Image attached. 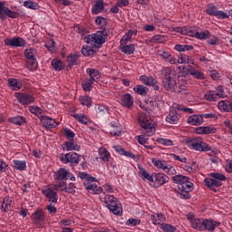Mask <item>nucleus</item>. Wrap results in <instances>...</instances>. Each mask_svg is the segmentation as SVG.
<instances>
[{
    "instance_id": "nucleus-17",
    "label": "nucleus",
    "mask_w": 232,
    "mask_h": 232,
    "mask_svg": "<svg viewBox=\"0 0 232 232\" xmlns=\"http://www.w3.org/2000/svg\"><path fill=\"white\" fill-rule=\"evenodd\" d=\"M187 122L190 126H200V124H204V116L202 114H193L188 117Z\"/></svg>"
},
{
    "instance_id": "nucleus-3",
    "label": "nucleus",
    "mask_w": 232,
    "mask_h": 232,
    "mask_svg": "<svg viewBox=\"0 0 232 232\" xmlns=\"http://www.w3.org/2000/svg\"><path fill=\"white\" fill-rule=\"evenodd\" d=\"M108 33L105 30L97 31L95 34H89L84 37V43L87 44H91V46H95L99 48V46L104 44L106 43V37Z\"/></svg>"
},
{
    "instance_id": "nucleus-26",
    "label": "nucleus",
    "mask_w": 232,
    "mask_h": 232,
    "mask_svg": "<svg viewBox=\"0 0 232 232\" xmlns=\"http://www.w3.org/2000/svg\"><path fill=\"white\" fill-rule=\"evenodd\" d=\"M71 117H73V119L78 121V122H80V124H84L85 126H88V124H90V119L88 118V116L86 114H83V113L77 114L75 112H72Z\"/></svg>"
},
{
    "instance_id": "nucleus-63",
    "label": "nucleus",
    "mask_w": 232,
    "mask_h": 232,
    "mask_svg": "<svg viewBox=\"0 0 232 232\" xmlns=\"http://www.w3.org/2000/svg\"><path fill=\"white\" fill-rule=\"evenodd\" d=\"M75 183H70L68 187L61 189V191H65V193H75Z\"/></svg>"
},
{
    "instance_id": "nucleus-24",
    "label": "nucleus",
    "mask_w": 232,
    "mask_h": 232,
    "mask_svg": "<svg viewBox=\"0 0 232 232\" xmlns=\"http://www.w3.org/2000/svg\"><path fill=\"white\" fill-rule=\"evenodd\" d=\"M150 220L155 226H160L163 222H166V216L160 212L153 213L150 216Z\"/></svg>"
},
{
    "instance_id": "nucleus-2",
    "label": "nucleus",
    "mask_w": 232,
    "mask_h": 232,
    "mask_svg": "<svg viewBox=\"0 0 232 232\" xmlns=\"http://www.w3.org/2000/svg\"><path fill=\"white\" fill-rule=\"evenodd\" d=\"M194 229L197 231H208L213 232L218 226H220V222L213 220V219H196L193 222Z\"/></svg>"
},
{
    "instance_id": "nucleus-18",
    "label": "nucleus",
    "mask_w": 232,
    "mask_h": 232,
    "mask_svg": "<svg viewBox=\"0 0 232 232\" xmlns=\"http://www.w3.org/2000/svg\"><path fill=\"white\" fill-rule=\"evenodd\" d=\"M178 34H181V35H188V37H197V28L196 27H179L176 29Z\"/></svg>"
},
{
    "instance_id": "nucleus-60",
    "label": "nucleus",
    "mask_w": 232,
    "mask_h": 232,
    "mask_svg": "<svg viewBox=\"0 0 232 232\" xmlns=\"http://www.w3.org/2000/svg\"><path fill=\"white\" fill-rule=\"evenodd\" d=\"M110 133L113 137H121V127L115 126V125H111V129Z\"/></svg>"
},
{
    "instance_id": "nucleus-29",
    "label": "nucleus",
    "mask_w": 232,
    "mask_h": 232,
    "mask_svg": "<svg viewBox=\"0 0 232 232\" xmlns=\"http://www.w3.org/2000/svg\"><path fill=\"white\" fill-rule=\"evenodd\" d=\"M98 153H99L100 159L103 162H110V160L111 159V154L110 153V151H108V150H106V148L101 147L98 150Z\"/></svg>"
},
{
    "instance_id": "nucleus-30",
    "label": "nucleus",
    "mask_w": 232,
    "mask_h": 232,
    "mask_svg": "<svg viewBox=\"0 0 232 232\" xmlns=\"http://www.w3.org/2000/svg\"><path fill=\"white\" fill-rule=\"evenodd\" d=\"M137 35V30H129L120 41V44H128L131 43V37Z\"/></svg>"
},
{
    "instance_id": "nucleus-36",
    "label": "nucleus",
    "mask_w": 232,
    "mask_h": 232,
    "mask_svg": "<svg viewBox=\"0 0 232 232\" xmlns=\"http://www.w3.org/2000/svg\"><path fill=\"white\" fill-rule=\"evenodd\" d=\"M8 84L9 86H11L12 90L14 91L21 90V88H23V82H21V80L9 78Z\"/></svg>"
},
{
    "instance_id": "nucleus-25",
    "label": "nucleus",
    "mask_w": 232,
    "mask_h": 232,
    "mask_svg": "<svg viewBox=\"0 0 232 232\" xmlns=\"http://www.w3.org/2000/svg\"><path fill=\"white\" fill-rule=\"evenodd\" d=\"M104 11V0H96L92 8V14L97 15Z\"/></svg>"
},
{
    "instance_id": "nucleus-39",
    "label": "nucleus",
    "mask_w": 232,
    "mask_h": 232,
    "mask_svg": "<svg viewBox=\"0 0 232 232\" xmlns=\"http://www.w3.org/2000/svg\"><path fill=\"white\" fill-rule=\"evenodd\" d=\"M12 208V198L6 196L3 199L2 203V211L6 213L7 211H10V208Z\"/></svg>"
},
{
    "instance_id": "nucleus-6",
    "label": "nucleus",
    "mask_w": 232,
    "mask_h": 232,
    "mask_svg": "<svg viewBox=\"0 0 232 232\" xmlns=\"http://www.w3.org/2000/svg\"><path fill=\"white\" fill-rule=\"evenodd\" d=\"M211 178H205L204 182L207 188L214 189L215 188H220L222 182L226 181V175L220 172H211L209 174Z\"/></svg>"
},
{
    "instance_id": "nucleus-11",
    "label": "nucleus",
    "mask_w": 232,
    "mask_h": 232,
    "mask_svg": "<svg viewBox=\"0 0 232 232\" xmlns=\"http://www.w3.org/2000/svg\"><path fill=\"white\" fill-rule=\"evenodd\" d=\"M6 16L11 19H17L19 13L10 10L6 6V2H0V19H5Z\"/></svg>"
},
{
    "instance_id": "nucleus-38",
    "label": "nucleus",
    "mask_w": 232,
    "mask_h": 232,
    "mask_svg": "<svg viewBox=\"0 0 232 232\" xmlns=\"http://www.w3.org/2000/svg\"><path fill=\"white\" fill-rule=\"evenodd\" d=\"M86 72L90 77L89 81H92V82H95V80L101 77V72L97 69L88 68Z\"/></svg>"
},
{
    "instance_id": "nucleus-40",
    "label": "nucleus",
    "mask_w": 232,
    "mask_h": 232,
    "mask_svg": "<svg viewBox=\"0 0 232 232\" xmlns=\"http://www.w3.org/2000/svg\"><path fill=\"white\" fill-rule=\"evenodd\" d=\"M9 122H11V124H16L17 126H23V124L26 123V118L23 116H14L9 118Z\"/></svg>"
},
{
    "instance_id": "nucleus-27",
    "label": "nucleus",
    "mask_w": 232,
    "mask_h": 232,
    "mask_svg": "<svg viewBox=\"0 0 232 232\" xmlns=\"http://www.w3.org/2000/svg\"><path fill=\"white\" fill-rule=\"evenodd\" d=\"M63 150L64 151H79V150H81V146L77 145L73 140H69L63 143Z\"/></svg>"
},
{
    "instance_id": "nucleus-12",
    "label": "nucleus",
    "mask_w": 232,
    "mask_h": 232,
    "mask_svg": "<svg viewBox=\"0 0 232 232\" xmlns=\"http://www.w3.org/2000/svg\"><path fill=\"white\" fill-rule=\"evenodd\" d=\"M42 193L46 197V198H48L49 202L57 204V200H59V194H57V190H55L53 186L43 189Z\"/></svg>"
},
{
    "instance_id": "nucleus-53",
    "label": "nucleus",
    "mask_w": 232,
    "mask_h": 232,
    "mask_svg": "<svg viewBox=\"0 0 232 232\" xmlns=\"http://www.w3.org/2000/svg\"><path fill=\"white\" fill-rule=\"evenodd\" d=\"M160 229H162V231H164V232H175V231H177V227H175V226H172V225L168 224V223L160 224Z\"/></svg>"
},
{
    "instance_id": "nucleus-57",
    "label": "nucleus",
    "mask_w": 232,
    "mask_h": 232,
    "mask_svg": "<svg viewBox=\"0 0 232 232\" xmlns=\"http://www.w3.org/2000/svg\"><path fill=\"white\" fill-rule=\"evenodd\" d=\"M52 66L56 72H61L63 70V61L61 60H53L52 61Z\"/></svg>"
},
{
    "instance_id": "nucleus-42",
    "label": "nucleus",
    "mask_w": 232,
    "mask_h": 232,
    "mask_svg": "<svg viewBox=\"0 0 232 232\" xmlns=\"http://www.w3.org/2000/svg\"><path fill=\"white\" fill-rule=\"evenodd\" d=\"M140 175L143 176V179L146 180H149V182H153V175L150 174L148 171H146V169H143L142 166H138Z\"/></svg>"
},
{
    "instance_id": "nucleus-14",
    "label": "nucleus",
    "mask_w": 232,
    "mask_h": 232,
    "mask_svg": "<svg viewBox=\"0 0 232 232\" xmlns=\"http://www.w3.org/2000/svg\"><path fill=\"white\" fill-rule=\"evenodd\" d=\"M54 179L56 180H68L70 179L72 182L75 181V178L70 170L66 169H60L55 172Z\"/></svg>"
},
{
    "instance_id": "nucleus-28",
    "label": "nucleus",
    "mask_w": 232,
    "mask_h": 232,
    "mask_svg": "<svg viewBox=\"0 0 232 232\" xmlns=\"http://www.w3.org/2000/svg\"><path fill=\"white\" fill-rule=\"evenodd\" d=\"M85 188L88 193H91L92 195H99L100 193H102V188L97 186L95 183H89L85 186Z\"/></svg>"
},
{
    "instance_id": "nucleus-64",
    "label": "nucleus",
    "mask_w": 232,
    "mask_h": 232,
    "mask_svg": "<svg viewBox=\"0 0 232 232\" xmlns=\"http://www.w3.org/2000/svg\"><path fill=\"white\" fill-rule=\"evenodd\" d=\"M55 203H50L46 206V209L49 213V215H55L57 213V208H55Z\"/></svg>"
},
{
    "instance_id": "nucleus-54",
    "label": "nucleus",
    "mask_w": 232,
    "mask_h": 232,
    "mask_svg": "<svg viewBox=\"0 0 232 232\" xmlns=\"http://www.w3.org/2000/svg\"><path fill=\"white\" fill-rule=\"evenodd\" d=\"M37 59H31L26 62V68L34 72V70H37Z\"/></svg>"
},
{
    "instance_id": "nucleus-35",
    "label": "nucleus",
    "mask_w": 232,
    "mask_h": 232,
    "mask_svg": "<svg viewBox=\"0 0 232 232\" xmlns=\"http://www.w3.org/2000/svg\"><path fill=\"white\" fill-rule=\"evenodd\" d=\"M94 110L98 115H106V113H110V108L104 104L97 103L94 106Z\"/></svg>"
},
{
    "instance_id": "nucleus-13",
    "label": "nucleus",
    "mask_w": 232,
    "mask_h": 232,
    "mask_svg": "<svg viewBox=\"0 0 232 232\" xmlns=\"http://www.w3.org/2000/svg\"><path fill=\"white\" fill-rule=\"evenodd\" d=\"M5 44L14 48H23L26 46V41L22 37L6 38Z\"/></svg>"
},
{
    "instance_id": "nucleus-41",
    "label": "nucleus",
    "mask_w": 232,
    "mask_h": 232,
    "mask_svg": "<svg viewBox=\"0 0 232 232\" xmlns=\"http://www.w3.org/2000/svg\"><path fill=\"white\" fill-rule=\"evenodd\" d=\"M189 178L183 176V175H175L172 177V181L174 184H178V186H181L184 182H188Z\"/></svg>"
},
{
    "instance_id": "nucleus-34",
    "label": "nucleus",
    "mask_w": 232,
    "mask_h": 232,
    "mask_svg": "<svg viewBox=\"0 0 232 232\" xmlns=\"http://www.w3.org/2000/svg\"><path fill=\"white\" fill-rule=\"evenodd\" d=\"M13 164L16 171H26V168H27L26 160H14Z\"/></svg>"
},
{
    "instance_id": "nucleus-51",
    "label": "nucleus",
    "mask_w": 232,
    "mask_h": 232,
    "mask_svg": "<svg viewBox=\"0 0 232 232\" xmlns=\"http://www.w3.org/2000/svg\"><path fill=\"white\" fill-rule=\"evenodd\" d=\"M183 169L188 171V173H195L198 169V167L197 166V162H192L190 165H184Z\"/></svg>"
},
{
    "instance_id": "nucleus-46",
    "label": "nucleus",
    "mask_w": 232,
    "mask_h": 232,
    "mask_svg": "<svg viewBox=\"0 0 232 232\" xmlns=\"http://www.w3.org/2000/svg\"><path fill=\"white\" fill-rule=\"evenodd\" d=\"M79 101L82 106H87V108H91L92 102V97L88 95L81 96L79 98Z\"/></svg>"
},
{
    "instance_id": "nucleus-37",
    "label": "nucleus",
    "mask_w": 232,
    "mask_h": 232,
    "mask_svg": "<svg viewBox=\"0 0 232 232\" xmlns=\"http://www.w3.org/2000/svg\"><path fill=\"white\" fill-rule=\"evenodd\" d=\"M178 64H195V61L188 55L181 54L178 58Z\"/></svg>"
},
{
    "instance_id": "nucleus-8",
    "label": "nucleus",
    "mask_w": 232,
    "mask_h": 232,
    "mask_svg": "<svg viewBox=\"0 0 232 232\" xmlns=\"http://www.w3.org/2000/svg\"><path fill=\"white\" fill-rule=\"evenodd\" d=\"M191 191H193V182L189 181V179H187L186 182L178 186L177 193L179 198H183L185 200L191 198V195H189Z\"/></svg>"
},
{
    "instance_id": "nucleus-19",
    "label": "nucleus",
    "mask_w": 232,
    "mask_h": 232,
    "mask_svg": "<svg viewBox=\"0 0 232 232\" xmlns=\"http://www.w3.org/2000/svg\"><path fill=\"white\" fill-rule=\"evenodd\" d=\"M140 81H141V82L146 86H152L154 90H159V83H157V80L152 76L141 75L140 77Z\"/></svg>"
},
{
    "instance_id": "nucleus-45",
    "label": "nucleus",
    "mask_w": 232,
    "mask_h": 232,
    "mask_svg": "<svg viewBox=\"0 0 232 232\" xmlns=\"http://www.w3.org/2000/svg\"><path fill=\"white\" fill-rule=\"evenodd\" d=\"M133 91L135 93H138V95H141L142 97H146V95H148V88L144 87V85H136L133 88Z\"/></svg>"
},
{
    "instance_id": "nucleus-23",
    "label": "nucleus",
    "mask_w": 232,
    "mask_h": 232,
    "mask_svg": "<svg viewBox=\"0 0 232 232\" xmlns=\"http://www.w3.org/2000/svg\"><path fill=\"white\" fill-rule=\"evenodd\" d=\"M31 218L34 224H43V222H44V212H43V209L37 208L36 211L32 214Z\"/></svg>"
},
{
    "instance_id": "nucleus-43",
    "label": "nucleus",
    "mask_w": 232,
    "mask_h": 232,
    "mask_svg": "<svg viewBox=\"0 0 232 232\" xmlns=\"http://www.w3.org/2000/svg\"><path fill=\"white\" fill-rule=\"evenodd\" d=\"M35 55H37V50L34 47H31L29 49H25L24 51V57L29 61L31 59H36Z\"/></svg>"
},
{
    "instance_id": "nucleus-58",
    "label": "nucleus",
    "mask_w": 232,
    "mask_h": 232,
    "mask_svg": "<svg viewBox=\"0 0 232 232\" xmlns=\"http://www.w3.org/2000/svg\"><path fill=\"white\" fill-rule=\"evenodd\" d=\"M45 48L51 52V53H55V41L53 39H50L46 44H45Z\"/></svg>"
},
{
    "instance_id": "nucleus-32",
    "label": "nucleus",
    "mask_w": 232,
    "mask_h": 232,
    "mask_svg": "<svg viewBox=\"0 0 232 232\" xmlns=\"http://www.w3.org/2000/svg\"><path fill=\"white\" fill-rule=\"evenodd\" d=\"M120 50L126 55H131L135 52V44H120Z\"/></svg>"
},
{
    "instance_id": "nucleus-22",
    "label": "nucleus",
    "mask_w": 232,
    "mask_h": 232,
    "mask_svg": "<svg viewBox=\"0 0 232 232\" xmlns=\"http://www.w3.org/2000/svg\"><path fill=\"white\" fill-rule=\"evenodd\" d=\"M121 102L124 106V108L131 109L133 108V102H134L133 96H131V94L130 93H125L121 95Z\"/></svg>"
},
{
    "instance_id": "nucleus-1",
    "label": "nucleus",
    "mask_w": 232,
    "mask_h": 232,
    "mask_svg": "<svg viewBox=\"0 0 232 232\" xmlns=\"http://www.w3.org/2000/svg\"><path fill=\"white\" fill-rule=\"evenodd\" d=\"M163 77V86L167 92H175L179 80L177 79V71L171 67H165L161 71Z\"/></svg>"
},
{
    "instance_id": "nucleus-31",
    "label": "nucleus",
    "mask_w": 232,
    "mask_h": 232,
    "mask_svg": "<svg viewBox=\"0 0 232 232\" xmlns=\"http://www.w3.org/2000/svg\"><path fill=\"white\" fill-rule=\"evenodd\" d=\"M188 72L189 75H192V77H195V79H199L200 81L206 79V75H204V72L195 69L193 66H188Z\"/></svg>"
},
{
    "instance_id": "nucleus-9",
    "label": "nucleus",
    "mask_w": 232,
    "mask_h": 232,
    "mask_svg": "<svg viewBox=\"0 0 232 232\" xmlns=\"http://www.w3.org/2000/svg\"><path fill=\"white\" fill-rule=\"evenodd\" d=\"M152 164H154L155 168L158 169H162L167 173V175H177V169H175V167L168 164L166 160H152Z\"/></svg>"
},
{
    "instance_id": "nucleus-4",
    "label": "nucleus",
    "mask_w": 232,
    "mask_h": 232,
    "mask_svg": "<svg viewBox=\"0 0 232 232\" xmlns=\"http://www.w3.org/2000/svg\"><path fill=\"white\" fill-rule=\"evenodd\" d=\"M138 121L140 126L145 130V135H147V137L155 135V123L153 122V120H151V117L141 112L139 115Z\"/></svg>"
},
{
    "instance_id": "nucleus-16",
    "label": "nucleus",
    "mask_w": 232,
    "mask_h": 232,
    "mask_svg": "<svg viewBox=\"0 0 232 232\" xmlns=\"http://www.w3.org/2000/svg\"><path fill=\"white\" fill-rule=\"evenodd\" d=\"M179 121H180V115H179V110L173 108V103L171 107L169 108V113L166 117V121L169 122V124H178Z\"/></svg>"
},
{
    "instance_id": "nucleus-21",
    "label": "nucleus",
    "mask_w": 232,
    "mask_h": 232,
    "mask_svg": "<svg viewBox=\"0 0 232 232\" xmlns=\"http://www.w3.org/2000/svg\"><path fill=\"white\" fill-rule=\"evenodd\" d=\"M41 122L44 126V128H47L48 130H52L59 126V123L57 121L48 116H43L41 118Z\"/></svg>"
},
{
    "instance_id": "nucleus-5",
    "label": "nucleus",
    "mask_w": 232,
    "mask_h": 232,
    "mask_svg": "<svg viewBox=\"0 0 232 232\" xmlns=\"http://www.w3.org/2000/svg\"><path fill=\"white\" fill-rule=\"evenodd\" d=\"M103 200L105 207L108 208L111 213L118 216L122 215V205H121L117 198L111 195H105Z\"/></svg>"
},
{
    "instance_id": "nucleus-50",
    "label": "nucleus",
    "mask_w": 232,
    "mask_h": 232,
    "mask_svg": "<svg viewBox=\"0 0 232 232\" xmlns=\"http://www.w3.org/2000/svg\"><path fill=\"white\" fill-rule=\"evenodd\" d=\"M231 103L230 102H224L221 101L218 104V108H219L223 111H229L231 110Z\"/></svg>"
},
{
    "instance_id": "nucleus-7",
    "label": "nucleus",
    "mask_w": 232,
    "mask_h": 232,
    "mask_svg": "<svg viewBox=\"0 0 232 232\" xmlns=\"http://www.w3.org/2000/svg\"><path fill=\"white\" fill-rule=\"evenodd\" d=\"M188 146L195 151H211V146L204 141L200 137L192 138L188 140Z\"/></svg>"
},
{
    "instance_id": "nucleus-33",
    "label": "nucleus",
    "mask_w": 232,
    "mask_h": 232,
    "mask_svg": "<svg viewBox=\"0 0 232 232\" xmlns=\"http://www.w3.org/2000/svg\"><path fill=\"white\" fill-rule=\"evenodd\" d=\"M197 133L199 135H208L209 133H217V128L215 127H198L196 130Z\"/></svg>"
},
{
    "instance_id": "nucleus-47",
    "label": "nucleus",
    "mask_w": 232,
    "mask_h": 232,
    "mask_svg": "<svg viewBox=\"0 0 232 232\" xmlns=\"http://www.w3.org/2000/svg\"><path fill=\"white\" fill-rule=\"evenodd\" d=\"M24 6L29 8L30 10H39V4L32 0H25L24 2Z\"/></svg>"
},
{
    "instance_id": "nucleus-62",
    "label": "nucleus",
    "mask_w": 232,
    "mask_h": 232,
    "mask_svg": "<svg viewBox=\"0 0 232 232\" xmlns=\"http://www.w3.org/2000/svg\"><path fill=\"white\" fill-rule=\"evenodd\" d=\"M159 144H162V146H173V140H168L166 138L158 139Z\"/></svg>"
},
{
    "instance_id": "nucleus-59",
    "label": "nucleus",
    "mask_w": 232,
    "mask_h": 232,
    "mask_svg": "<svg viewBox=\"0 0 232 232\" xmlns=\"http://www.w3.org/2000/svg\"><path fill=\"white\" fill-rule=\"evenodd\" d=\"M218 10H217V6L213 5H208L207 9H206V13L208 14V15H212V16H216L217 15V12Z\"/></svg>"
},
{
    "instance_id": "nucleus-56",
    "label": "nucleus",
    "mask_w": 232,
    "mask_h": 232,
    "mask_svg": "<svg viewBox=\"0 0 232 232\" xmlns=\"http://www.w3.org/2000/svg\"><path fill=\"white\" fill-rule=\"evenodd\" d=\"M205 99L206 101H210L215 102V101L218 99V96L217 95V92L213 91H209L205 94Z\"/></svg>"
},
{
    "instance_id": "nucleus-61",
    "label": "nucleus",
    "mask_w": 232,
    "mask_h": 232,
    "mask_svg": "<svg viewBox=\"0 0 232 232\" xmlns=\"http://www.w3.org/2000/svg\"><path fill=\"white\" fill-rule=\"evenodd\" d=\"M93 82L91 80H88L84 83H82V89L84 92H92V89L93 88Z\"/></svg>"
},
{
    "instance_id": "nucleus-20",
    "label": "nucleus",
    "mask_w": 232,
    "mask_h": 232,
    "mask_svg": "<svg viewBox=\"0 0 232 232\" xmlns=\"http://www.w3.org/2000/svg\"><path fill=\"white\" fill-rule=\"evenodd\" d=\"M16 99L21 104L24 105L32 104V102H35V98H34V96L26 93H18L16 95Z\"/></svg>"
},
{
    "instance_id": "nucleus-15",
    "label": "nucleus",
    "mask_w": 232,
    "mask_h": 232,
    "mask_svg": "<svg viewBox=\"0 0 232 232\" xmlns=\"http://www.w3.org/2000/svg\"><path fill=\"white\" fill-rule=\"evenodd\" d=\"M152 182L154 183L155 188H160V186H164V184L169 182V177L165 173H154Z\"/></svg>"
},
{
    "instance_id": "nucleus-55",
    "label": "nucleus",
    "mask_w": 232,
    "mask_h": 232,
    "mask_svg": "<svg viewBox=\"0 0 232 232\" xmlns=\"http://www.w3.org/2000/svg\"><path fill=\"white\" fill-rule=\"evenodd\" d=\"M174 49L176 52H188L189 50H193V45L176 44Z\"/></svg>"
},
{
    "instance_id": "nucleus-49",
    "label": "nucleus",
    "mask_w": 232,
    "mask_h": 232,
    "mask_svg": "<svg viewBox=\"0 0 232 232\" xmlns=\"http://www.w3.org/2000/svg\"><path fill=\"white\" fill-rule=\"evenodd\" d=\"M82 53L85 57H92V55L95 54V51L93 50V48L92 46L87 45V46H83L82 48Z\"/></svg>"
},
{
    "instance_id": "nucleus-10",
    "label": "nucleus",
    "mask_w": 232,
    "mask_h": 232,
    "mask_svg": "<svg viewBox=\"0 0 232 232\" xmlns=\"http://www.w3.org/2000/svg\"><path fill=\"white\" fill-rule=\"evenodd\" d=\"M63 164L71 163V166H77L81 162V155L76 152H68L61 158Z\"/></svg>"
},
{
    "instance_id": "nucleus-44",
    "label": "nucleus",
    "mask_w": 232,
    "mask_h": 232,
    "mask_svg": "<svg viewBox=\"0 0 232 232\" xmlns=\"http://www.w3.org/2000/svg\"><path fill=\"white\" fill-rule=\"evenodd\" d=\"M67 63H69L70 68H72V66H77V64H79V54H70L67 57Z\"/></svg>"
},
{
    "instance_id": "nucleus-48",
    "label": "nucleus",
    "mask_w": 232,
    "mask_h": 232,
    "mask_svg": "<svg viewBox=\"0 0 232 232\" xmlns=\"http://www.w3.org/2000/svg\"><path fill=\"white\" fill-rule=\"evenodd\" d=\"M173 108L178 109V111H184L185 113H188V114L194 113L193 109L188 108L179 103H173Z\"/></svg>"
},
{
    "instance_id": "nucleus-52",
    "label": "nucleus",
    "mask_w": 232,
    "mask_h": 232,
    "mask_svg": "<svg viewBox=\"0 0 232 232\" xmlns=\"http://www.w3.org/2000/svg\"><path fill=\"white\" fill-rule=\"evenodd\" d=\"M211 33L209 31H197L196 39H209Z\"/></svg>"
}]
</instances>
